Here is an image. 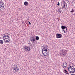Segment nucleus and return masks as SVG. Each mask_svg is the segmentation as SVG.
<instances>
[{"instance_id": "obj_1", "label": "nucleus", "mask_w": 75, "mask_h": 75, "mask_svg": "<svg viewBox=\"0 0 75 75\" xmlns=\"http://www.w3.org/2000/svg\"><path fill=\"white\" fill-rule=\"evenodd\" d=\"M17 66L14 65L13 67V72L14 73H16V72H18L19 70V68L17 67Z\"/></svg>"}, {"instance_id": "obj_2", "label": "nucleus", "mask_w": 75, "mask_h": 75, "mask_svg": "<svg viewBox=\"0 0 75 75\" xmlns=\"http://www.w3.org/2000/svg\"><path fill=\"white\" fill-rule=\"evenodd\" d=\"M3 39L4 41L5 42V43H7V42H10V39L6 38V36L4 37Z\"/></svg>"}, {"instance_id": "obj_3", "label": "nucleus", "mask_w": 75, "mask_h": 75, "mask_svg": "<svg viewBox=\"0 0 75 75\" xmlns=\"http://www.w3.org/2000/svg\"><path fill=\"white\" fill-rule=\"evenodd\" d=\"M24 51L29 52L31 50L30 49V46H25L24 47Z\"/></svg>"}, {"instance_id": "obj_4", "label": "nucleus", "mask_w": 75, "mask_h": 75, "mask_svg": "<svg viewBox=\"0 0 75 75\" xmlns=\"http://www.w3.org/2000/svg\"><path fill=\"white\" fill-rule=\"evenodd\" d=\"M1 1H0V8L3 9L4 7V3L1 0Z\"/></svg>"}, {"instance_id": "obj_5", "label": "nucleus", "mask_w": 75, "mask_h": 75, "mask_svg": "<svg viewBox=\"0 0 75 75\" xmlns=\"http://www.w3.org/2000/svg\"><path fill=\"white\" fill-rule=\"evenodd\" d=\"M68 71H69V73L72 74L73 73H74V72H75V69H72V68H68Z\"/></svg>"}, {"instance_id": "obj_6", "label": "nucleus", "mask_w": 75, "mask_h": 75, "mask_svg": "<svg viewBox=\"0 0 75 75\" xmlns=\"http://www.w3.org/2000/svg\"><path fill=\"white\" fill-rule=\"evenodd\" d=\"M68 53V52H67V50H62V52L61 53V54H62V55H64V56H65L66 54Z\"/></svg>"}, {"instance_id": "obj_7", "label": "nucleus", "mask_w": 75, "mask_h": 75, "mask_svg": "<svg viewBox=\"0 0 75 75\" xmlns=\"http://www.w3.org/2000/svg\"><path fill=\"white\" fill-rule=\"evenodd\" d=\"M67 66H68V64H67V63L65 62L63 64L62 67L64 69H65V68H67Z\"/></svg>"}, {"instance_id": "obj_8", "label": "nucleus", "mask_w": 75, "mask_h": 75, "mask_svg": "<svg viewBox=\"0 0 75 75\" xmlns=\"http://www.w3.org/2000/svg\"><path fill=\"white\" fill-rule=\"evenodd\" d=\"M30 41L32 43H34V42H35V37L34 36L31 37Z\"/></svg>"}, {"instance_id": "obj_9", "label": "nucleus", "mask_w": 75, "mask_h": 75, "mask_svg": "<svg viewBox=\"0 0 75 75\" xmlns=\"http://www.w3.org/2000/svg\"><path fill=\"white\" fill-rule=\"evenodd\" d=\"M56 37L57 38H60L62 37V35L59 33H57L56 34Z\"/></svg>"}, {"instance_id": "obj_10", "label": "nucleus", "mask_w": 75, "mask_h": 75, "mask_svg": "<svg viewBox=\"0 0 75 75\" xmlns=\"http://www.w3.org/2000/svg\"><path fill=\"white\" fill-rule=\"evenodd\" d=\"M42 54H47V53H46V51L43 48L42 49Z\"/></svg>"}, {"instance_id": "obj_11", "label": "nucleus", "mask_w": 75, "mask_h": 75, "mask_svg": "<svg viewBox=\"0 0 75 75\" xmlns=\"http://www.w3.org/2000/svg\"><path fill=\"white\" fill-rule=\"evenodd\" d=\"M68 68H71L72 69H75V68L73 66H70Z\"/></svg>"}, {"instance_id": "obj_12", "label": "nucleus", "mask_w": 75, "mask_h": 75, "mask_svg": "<svg viewBox=\"0 0 75 75\" xmlns=\"http://www.w3.org/2000/svg\"><path fill=\"white\" fill-rule=\"evenodd\" d=\"M43 49H44V50H45V51L47 52V53L48 52L47 51H48V50H47V49H46V47H43Z\"/></svg>"}, {"instance_id": "obj_13", "label": "nucleus", "mask_w": 75, "mask_h": 75, "mask_svg": "<svg viewBox=\"0 0 75 75\" xmlns=\"http://www.w3.org/2000/svg\"><path fill=\"white\" fill-rule=\"evenodd\" d=\"M62 4L63 5H66V6H67V2L65 1H64Z\"/></svg>"}, {"instance_id": "obj_14", "label": "nucleus", "mask_w": 75, "mask_h": 75, "mask_svg": "<svg viewBox=\"0 0 75 75\" xmlns=\"http://www.w3.org/2000/svg\"><path fill=\"white\" fill-rule=\"evenodd\" d=\"M28 2L25 1L24 2V5L25 6H28Z\"/></svg>"}, {"instance_id": "obj_15", "label": "nucleus", "mask_w": 75, "mask_h": 75, "mask_svg": "<svg viewBox=\"0 0 75 75\" xmlns=\"http://www.w3.org/2000/svg\"><path fill=\"white\" fill-rule=\"evenodd\" d=\"M62 5L64 6L63 7H64V9H66V8H67V5H63V4Z\"/></svg>"}, {"instance_id": "obj_16", "label": "nucleus", "mask_w": 75, "mask_h": 75, "mask_svg": "<svg viewBox=\"0 0 75 75\" xmlns=\"http://www.w3.org/2000/svg\"><path fill=\"white\" fill-rule=\"evenodd\" d=\"M4 43V42L2 40H0V44H3Z\"/></svg>"}, {"instance_id": "obj_17", "label": "nucleus", "mask_w": 75, "mask_h": 75, "mask_svg": "<svg viewBox=\"0 0 75 75\" xmlns=\"http://www.w3.org/2000/svg\"><path fill=\"white\" fill-rule=\"evenodd\" d=\"M66 26H65L64 25L62 26H61V28L62 30H64Z\"/></svg>"}, {"instance_id": "obj_18", "label": "nucleus", "mask_w": 75, "mask_h": 75, "mask_svg": "<svg viewBox=\"0 0 75 75\" xmlns=\"http://www.w3.org/2000/svg\"><path fill=\"white\" fill-rule=\"evenodd\" d=\"M57 12L58 13L59 12L60 13H61L62 12V10H61L60 9H59L57 10Z\"/></svg>"}, {"instance_id": "obj_19", "label": "nucleus", "mask_w": 75, "mask_h": 75, "mask_svg": "<svg viewBox=\"0 0 75 75\" xmlns=\"http://www.w3.org/2000/svg\"><path fill=\"white\" fill-rule=\"evenodd\" d=\"M35 39L36 40H37L38 41L39 40V37L38 36H36Z\"/></svg>"}, {"instance_id": "obj_20", "label": "nucleus", "mask_w": 75, "mask_h": 75, "mask_svg": "<svg viewBox=\"0 0 75 75\" xmlns=\"http://www.w3.org/2000/svg\"><path fill=\"white\" fill-rule=\"evenodd\" d=\"M45 57H47L48 56V54H47V53H46V54L44 53V54H43Z\"/></svg>"}, {"instance_id": "obj_21", "label": "nucleus", "mask_w": 75, "mask_h": 75, "mask_svg": "<svg viewBox=\"0 0 75 75\" xmlns=\"http://www.w3.org/2000/svg\"><path fill=\"white\" fill-rule=\"evenodd\" d=\"M74 9L73 8L72 9V10L70 11L71 13H74Z\"/></svg>"}, {"instance_id": "obj_22", "label": "nucleus", "mask_w": 75, "mask_h": 75, "mask_svg": "<svg viewBox=\"0 0 75 75\" xmlns=\"http://www.w3.org/2000/svg\"><path fill=\"white\" fill-rule=\"evenodd\" d=\"M63 31H64V33H66V32L65 31V30L63 29V30H62Z\"/></svg>"}, {"instance_id": "obj_23", "label": "nucleus", "mask_w": 75, "mask_h": 75, "mask_svg": "<svg viewBox=\"0 0 75 75\" xmlns=\"http://www.w3.org/2000/svg\"><path fill=\"white\" fill-rule=\"evenodd\" d=\"M64 71H65V73H67V72H68V71H67V70H65V69H64Z\"/></svg>"}, {"instance_id": "obj_24", "label": "nucleus", "mask_w": 75, "mask_h": 75, "mask_svg": "<svg viewBox=\"0 0 75 75\" xmlns=\"http://www.w3.org/2000/svg\"><path fill=\"white\" fill-rule=\"evenodd\" d=\"M6 36H7V38H9V39H10V37L6 35Z\"/></svg>"}, {"instance_id": "obj_25", "label": "nucleus", "mask_w": 75, "mask_h": 75, "mask_svg": "<svg viewBox=\"0 0 75 75\" xmlns=\"http://www.w3.org/2000/svg\"><path fill=\"white\" fill-rule=\"evenodd\" d=\"M62 6V8H64V6L62 5V4H61Z\"/></svg>"}, {"instance_id": "obj_26", "label": "nucleus", "mask_w": 75, "mask_h": 75, "mask_svg": "<svg viewBox=\"0 0 75 75\" xmlns=\"http://www.w3.org/2000/svg\"><path fill=\"white\" fill-rule=\"evenodd\" d=\"M57 6H59V2H58L57 4Z\"/></svg>"}, {"instance_id": "obj_27", "label": "nucleus", "mask_w": 75, "mask_h": 75, "mask_svg": "<svg viewBox=\"0 0 75 75\" xmlns=\"http://www.w3.org/2000/svg\"><path fill=\"white\" fill-rule=\"evenodd\" d=\"M65 28H66V31L67 30V29H68V28H67V27L66 26Z\"/></svg>"}, {"instance_id": "obj_28", "label": "nucleus", "mask_w": 75, "mask_h": 75, "mask_svg": "<svg viewBox=\"0 0 75 75\" xmlns=\"http://www.w3.org/2000/svg\"><path fill=\"white\" fill-rule=\"evenodd\" d=\"M28 23H29L30 25H31V23H30V21H28Z\"/></svg>"}, {"instance_id": "obj_29", "label": "nucleus", "mask_w": 75, "mask_h": 75, "mask_svg": "<svg viewBox=\"0 0 75 75\" xmlns=\"http://www.w3.org/2000/svg\"><path fill=\"white\" fill-rule=\"evenodd\" d=\"M71 75H75V74H71Z\"/></svg>"}, {"instance_id": "obj_30", "label": "nucleus", "mask_w": 75, "mask_h": 75, "mask_svg": "<svg viewBox=\"0 0 75 75\" xmlns=\"http://www.w3.org/2000/svg\"><path fill=\"white\" fill-rule=\"evenodd\" d=\"M66 74H68V75H69V74L68 73H66Z\"/></svg>"}, {"instance_id": "obj_31", "label": "nucleus", "mask_w": 75, "mask_h": 75, "mask_svg": "<svg viewBox=\"0 0 75 75\" xmlns=\"http://www.w3.org/2000/svg\"><path fill=\"white\" fill-rule=\"evenodd\" d=\"M7 36V35H4V37H6Z\"/></svg>"}, {"instance_id": "obj_32", "label": "nucleus", "mask_w": 75, "mask_h": 75, "mask_svg": "<svg viewBox=\"0 0 75 75\" xmlns=\"http://www.w3.org/2000/svg\"><path fill=\"white\" fill-rule=\"evenodd\" d=\"M22 23H23V24H24V23L23 22H22Z\"/></svg>"}, {"instance_id": "obj_33", "label": "nucleus", "mask_w": 75, "mask_h": 75, "mask_svg": "<svg viewBox=\"0 0 75 75\" xmlns=\"http://www.w3.org/2000/svg\"><path fill=\"white\" fill-rule=\"evenodd\" d=\"M2 11V10L1 9H0V11Z\"/></svg>"}, {"instance_id": "obj_34", "label": "nucleus", "mask_w": 75, "mask_h": 75, "mask_svg": "<svg viewBox=\"0 0 75 75\" xmlns=\"http://www.w3.org/2000/svg\"><path fill=\"white\" fill-rule=\"evenodd\" d=\"M27 19H28V20H29V18H28Z\"/></svg>"}, {"instance_id": "obj_35", "label": "nucleus", "mask_w": 75, "mask_h": 75, "mask_svg": "<svg viewBox=\"0 0 75 75\" xmlns=\"http://www.w3.org/2000/svg\"><path fill=\"white\" fill-rule=\"evenodd\" d=\"M6 38H7V36H6Z\"/></svg>"}, {"instance_id": "obj_36", "label": "nucleus", "mask_w": 75, "mask_h": 75, "mask_svg": "<svg viewBox=\"0 0 75 75\" xmlns=\"http://www.w3.org/2000/svg\"><path fill=\"white\" fill-rule=\"evenodd\" d=\"M7 40H8V39H7Z\"/></svg>"}, {"instance_id": "obj_37", "label": "nucleus", "mask_w": 75, "mask_h": 75, "mask_svg": "<svg viewBox=\"0 0 75 75\" xmlns=\"http://www.w3.org/2000/svg\"><path fill=\"white\" fill-rule=\"evenodd\" d=\"M51 0V1H52V0Z\"/></svg>"}]
</instances>
